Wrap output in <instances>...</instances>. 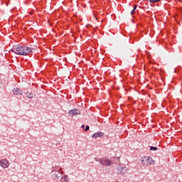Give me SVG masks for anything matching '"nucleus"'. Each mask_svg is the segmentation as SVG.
<instances>
[{
    "mask_svg": "<svg viewBox=\"0 0 182 182\" xmlns=\"http://www.w3.org/2000/svg\"><path fill=\"white\" fill-rule=\"evenodd\" d=\"M95 160L99 161V159L97 158H95Z\"/></svg>",
    "mask_w": 182,
    "mask_h": 182,
    "instance_id": "nucleus-17",
    "label": "nucleus"
},
{
    "mask_svg": "<svg viewBox=\"0 0 182 182\" xmlns=\"http://www.w3.org/2000/svg\"><path fill=\"white\" fill-rule=\"evenodd\" d=\"M99 162L102 166H105V167H109L113 164V161L112 160L108 159L105 157L100 158L99 159Z\"/></svg>",
    "mask_w": 182,
    "mask_h": 182,
    "instance_id": "nucleus-3",
    "label": "nucleus"
},
{
    "mask_svg": "<svg viewBox=\"0 0 182 182\" xmlns=\"http://www.w3.org/2000/svg\"><path fill=\"white\" fill-rule=\"evenodd\" d=\"M90 130V127L88 126V125H87L86 127H85V129H84V131L85 132H88Z\"/></svg>",
    "mask_w": 182,
    "mask_h": 182,
    "instance_id": "nucleus-13",
    "label": "nucleus"
},
{
    "mask_svg": "<svg viewBox=\"0 0 182 182\" xmlns=\"http://www.w3.org/2000/svg\"><path fill=\"white\" fill-rule=\"evenodd\" d=\"M12 92H13V95H17V96L22 95V91L20 89H18V87L13 89Z\"/></svg>",
    "mask_w": 182,
    "mask_h": 182,
    "instance_id": "nucleus-6",
    "label": "nucleus"
},
{
    "mask_svg": "<svg viewBox=\"0 0 182 182\" xmlns=\"http://www.w3.org/2000/svg\"><path fill=\"white\" fill-rule=\"evenodd\" d=\"M63 172L62 171H55V173H53V176L55 178H60V176L63 175Z\"/></svg>",
    "mask_w": 182,
    "mask_h": 182,
    "instance_id": "nucleus-9",
    "label": "nucleus"
},
{
    "mask_svg": "<svg viewBox=\"0 0 182 182\" xmlns=\"http://www.w3.org/2000/svg\"><path fill=\"white\" fill-rule=\"evenodd\" d=\"M80 114H81V112L77 109H71L68 112L69 116L71 117L79 115Z\"/></svg>",
    "mask_w": 182,
    "mask_h": 182,
    "instance_id": "nucleus-4",
    "label": "nucleus"
},
{
    "mask_svg": "<svg viewBox=\"0 0 182 182\" xmlns=\"http://www.w3.org/2000/svg\"><path fill=\"white\" fill-rule=\"evenodd\" d=\"M138 5H134V7L132 11H136V8H137Z\"/></svg>",
    "mask_w": 182,
    "mask_h": 182,
    "instance_id": "nucleus-15",
    "label": "nucleus"
},
{
    "mask_svg": "<svg viewBox=\"0 0 182 182\" xmlns=\"http://www.w3.org/2000/svg\"><path fill=\"white\" fill-rule=\"evenodd\" d=\"M26 96L28 97V98H29V99H32V98H33V92H27V93H26Z\"/></svg>",
    "mask_w": 182,
    "mask_h": 182,
    "instance_id": "nucleus-11",
    "label": "nucleus"
},
{
    "mask_svg": "<svg viewBox=\"0 0 182 182\" xmlns=\"http://www.w3.org/2000/svg\"><path fill=\"white\" fill-rule=\"evenodd\" d=\"M81 129H85V125L84 124L82 126H81Z\"/></svg>",
    "mask_w": 182,
    "mask_h": 182,
    "instance_id": "nucleus-16",
    "label": "nucleus"
},
{
    "mask_svg": "<svg viewBox=\"0 0 182 182\" xmlns=\"http://www.w3.org/2000/svg\"><path fill=\"white\" fill-rule=\"evenodd\" d=\"M10 51L18 55L27 56L29 53H32L33 48L28 46H22L18 45L13 46Z\"/></svg>",
    "mask_w": 182,
    "mask_h": 182,
    "instance_id": "nucleus-1",
    "label": "nucleus"
},
{
    "mask_svg": "<svg viewBox=\"0 0 182 182\" xmlns=\"http://www.w3.org/2000/svg\"><path fill=\"white\" fill-rule=\"evenodd\" d=\"M157 150H158V148L156 146H151L149 149V151H156Z\"/></svg>",
    "mask_w": 182,
    "mask_h": 182,
    "instance_id": "nucleus-12",
    "label": "nucleus"
},
{
    "mask_svg": "<svg viewBox=\"0 0 182 182\" xmlns=\"http://www.w3.org/2000/svg\"><path fill=\"white\" fill-rule=\"evenodd\" d=\"M156 164L151 156H144L141 158V164L144 166H151Z\"/></svg>",
    "mask_w": 182,
    "mask_h": 182,
    "instance_id": "nucleus-2",
    "label": "nucleus"
},
{
    "mask_svg": "<svg viewBox=\"0 0 182 182\" xmlns=\"http://www.w3.org/2000/svg\"><path fill=\"white\" fill-rule=\"evenodd\" d=\"M0 165L2 168H6L9 166V163L7 160L6 159H2L1 161H0Z\"/></svg>",
    "mask_w": 182,
    "mask_h": 182,
    "instance_id": "nucleus-5",
    "label": "nucleus"
},
{
    "mask_svg": "<svg viewBox=\"0 0 182 182\" xmlns=\"http://www.w3.org/2000/svg\"><path fill=\"white\" fill-rule=\"evenodd\" d=\"M70 178L68 176V175H64L62 176L60 179V182H69Z\"/></svg>",
    "mask_w": 182,
    "mask_h": 182,
    "instance_id": "nucleus-8",
    "label": "nucleus"
},
{
    "mask_svg": "<svg viewBox=\"0 0 182 182\" xmlns=\"http://www.w3.org/2000/svg\"><path fill=\"white\" fill-rule=\"evenodd\" d=\"M117 172H118L119 174L123 175V174L124 173L123 167L119 166V167L117 168Z\"/></svg>",
    "mask_w": 182,
    "mask_h": 182,
    "instance_id": "nucleus-10",
    "label": "nucleus"
},
{
    "mask_svg": "<svg viewBox=\"0 0 182 182\" xmlns=\"http://www.w3.org/2000/svg\"><path fill=\"white\" fill-rule=\"evenodd\" d=\"M135 10H132V12H131V14L132 16L134 15L135 14Z\"/></svg>",
    "mask_w": 182,
    "mask_h": 182,
    "instance_id": "nucleus-14",
    "label": "nucleus"
},
{
    "mask_svg": "<svg viewBox=\"0 0 182 182\" xmlns=\"http://www.w3.org/2000/svg\"><path fill=\"white\" fill-rule=\"evenodd\" d=\"M104 135V133L103 132H96L92 136V138H94V139H97L98 137H102V136Z\"/></svg>",
    "mask_w": 182,
    "mask_h": 182,
    "instance_id": "nucleus-7",
    "label": "nucleus"
}]
</instances>
